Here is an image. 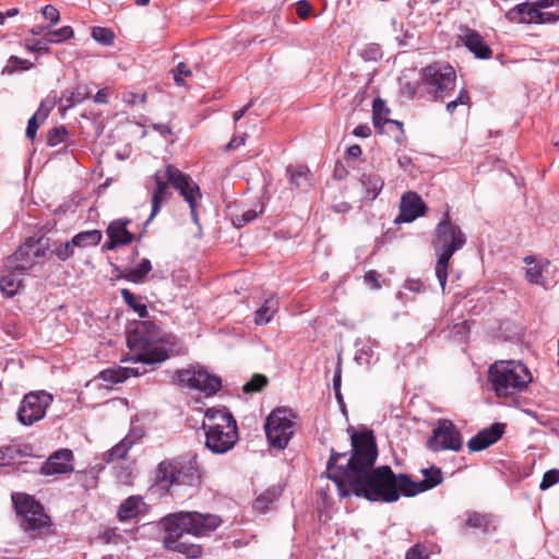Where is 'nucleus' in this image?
Returning <instances> with one entry per match:
<instances>
[{
    "label": "nucleus",
    "mask_w": 559,
    "mask_h": 559,
    "mask_svg": "<svg viewBox=\"0 0 559 559\" xmlns=\"http://www.w3.org/2000/svg\"><path fill=\"white\" fill-rule=\"evenodd\" d=\"M121 297L126 305L139 314L140 318L145 319L148 316L147 307L143 302H139L134 294L128 288L120 290Z\"/></svg>",
    "instance_id": "obj_39"
},
{
    "label": "nucleus",
    "mask_w": 559,
    "mask_h": 559,
    "mask_svg": "<svg viewBox=\"0 0 559 559\" xmlns=\"http://www.w3.org/2000/svg\"><path fill=\"white\" fill-rule=\"evenodd\" d=\"M426 445L432 452L448 450L457 452L463 445L462 433L451 419L440 418Z\"/></svg>",
    "instance_id": "obj_13"
},
{
    "label": "nucleus",
    "mask_w": 559,
    "mask_h": 559,
    "mask_svg": "<svg viewBox=\"0 0 559 559\" xmlns=\"http://www.w3.org/2000/svg\"><path fill=\"white\" fill-rule=\"evenodd\" d=\"M267 384V378L263 374H254L250 381L243 384L245 393L260 392Z\"/></svg>",
    "instance_id": "obj_51"
},
{
    "label": "nucleus",
    "mask_w": 559,
    "mask_h": 559,
    "mask_svg": "<svg viewBox=\"0 0 559 559\" xmlns=\"http://www.w3.org/2000/svg\"><path fill=\"white\" fill-rule=\"evenodd\" d=\"M23 287V280L17 278L14 273L3 275L0 278V290L5 297H14Z\"/></svg>",
    "instance_id": "obj_37"
},
{
    "label": "nucleus",
    "mask_w": 559,
    "mask_h": 559,
    "mask_svg": "<svg viewBox=\"0 0 559 559\" xmlns=\"http://www.w3.org/2000/svg\"><path fill=\"white\" fill-rule=\"evenodd\" d=\"M360 57L365 61H373V62L382 59L383 51H382L381 45L376 44V43H370V44L366 45L365 48L360 51Z\"/></svg>",
    "instance_id": "obj_49"
},
{
    "label": "nucleus",
    "mask_w": 559,
    "mask_h": 559,
    "mask_svg": "<svg viewBox=\"0 0 559 559\" xmlns=\"http://www.w3.org/2000/svg\"><path fill=\"white\" fill-rule=\"evenodd\" d=\"M360 183L364 188V199L374 201L383 189L384 181L380 175L376 173L362 174Z\"/></svg>",
    "instance_id": "obj_29"
},
{
    "label": "nucleus",
    "mask_w": 559,
    "mask_h": 559,
    "mask_svg": "<svg viewBox=\"0 0 559 559\" xmlns=\"http://www.w3.org/2000/svg\"><path fill=\"white\" fill-rule=\"evenodd\" d=\"M205 431V447L213 454H225L229 452L238 442V428L218 429V427H207Z\"/></svg>",
    "instance_id": "obj_15"
},
{
    "label": "nucleus",
    "mask_w": 559,
    "mask_h": 559,
    "mask_svg": "<svg viewBox=\"0 0 559 559\" xmlns=\"http://www.w3.org/2000/svg\"><path fill=\"white\" fill-rule=\"evenodd\" d=\"M33 67V63L27 59H22L16 56H11L8 59V63L3 69V73L7 72L12 74L15 71H27Z\"/></svg>",
    "instance_id": "obj_46"
},
{
    "label": "nucleus",
    "mask_w": 559,
    "mask_h": 559,
    "mask_svg": "<svg viewBox=\"0 0 559 559\" xmlns=\"http://www.w3.org/2000/svg\"><path fill=\"white\" fill-rule=\"evenodd\" d=\"M111 265L117 280H126L133 284L143 283L146 275L152 271V263L147 258H143L136 267H121L116 264Z\"/></svg>",
    "instance_id": "obj_22"
},
{
    "label": "nucleus",
    "mask_w": 559,
    "mask_h": 559,
    "mask_svg": "<svg viewBox=\"0 0 559 559\" xmlns=\"http://www.w3.org/2000/svg\"><path fill=\"white\" fill-rule=\"evenodd\" d=\"M380 277V273H378L376 270H369L364 275V282L371 288L379 289L381 288V284L379 282Z\"/></svg>",
    "instance_id": "obj_60"
},
{
    "label": "nucleus",
    "mask_w": 559,
    "mask_h": 559,
    "mask_svg": "<svg viewBox=\"0 0 559 559\" xmlns=\"http://www.w3.org/2000/svg\"><path fill=\"white\" fill-rule=\"evenodd\" d=\"M296 13L298 17L306 20L312 13V5L308 0H299L296 2Z\"/></svg>",
    "instance_id": "obj_59"
},
{
    "label": "nucleus",
    "mask_w": 559,
    "mask_h": 559,
    "mask_svg": "<svg viewBox=\"0 0 559 559\" xmlns=\"http://www.w3.org/2000/svg\"><path fill=\"white\" fill-rule=\"evenodd\" d=\"M538 15L535 24L557 23L559 21V13L544 12L543 9L538 10Z\"/></svg>",
    "instance_id": "obj_61"
},
{
    "label": "nucleus",
    "mask_w": 559,
    "mask_h": 559,
    "mask_svg": "<svg viewBox=\"0 0 559 559\" xmlns=\"http://www.w3.org/2000/svg\"><path fill=\"white\" fill-rule=\"evenodd\" d=\"M383 134L393 136L399 146H404L407 138L403 128V122L391 118L383 120Z\"/></svg>",
    "instance_id": "obj_36"
},
{
    "label": "nucleus",
    "mask_w": 559,
    "mask_h": 559,
    "mask_svg": "<svg viewBox=\"0 0 559 559\" xmlns=\"http://www.w3.org/2000/svg\"><path fill=\"white\" fill-rule=\"evenodd\" d=\"M173 382L180 388L199 391L205 397L216 395L223 386L219 376L212 373L206 366L198 362L177 369L173 374Z\"/></svg>",
    "instance_id": "obj_9"
},
{
    "label": "nucleus",
    "mask_w": 559,
    "mask_h": 559,
    "mask_svg": "<svg viewBox=\"0 0 559 559\" xmlns=\"http://www.w3.org/2000/svg\"><path fill=\"white\" fill-rule=\"evenodd\" d=\"M73 452L60 449L53 452L41 465L40 474L45 476L63 475L73 471Z\"/></svg>",
    "instance_id": "obj_18"
},
{
    "label": "nucleus",
    "mask_w": 559,
    "mask_h": 559,
    "mask_svg": "<svg viewBox=\"0 0 559 559\" xmlns=\"http://www.w3.org/2000/svg\"><path fill=\"white\" fill-rule=\"evenodd\" d=\"M286 174L289 177L290 186L305 188L309 181L310 170L306 165L287 166Z\"/></svg>",
    "instance_id": "obj_35"
},
{
    "label": "nucleus",
    "mask_w": 559,
    "mask_h": 559,
    "mask_svg": "<svg viewBox=\"0 0 559 559\" xmlns=\"http://www.w3.org/2000/svg\"><path fill=\"white\" fill-rule=\"evenodd\" d=\"M72 243L79 248L95 247L100 243L103 234L99 229L84 230L75 234Z\"/></svg>",
    "instance_id": "obj_34"
},
{
    "label": "nucleus",
    "mask_w": 559,
    "mask_h": 559,
    "mask_svg": "<svg viewBox=\"0 0 559 559\" xmlns=\"http://www.w3.org/2000/svg\"><path fill=\"white\" fill-rule=\"evenodd\" d=\"M145 506L141 496H130L118 508L117 516L120 522L135 519L140 514V508Z\"/></svg>",
    "instance_id": "obj_30"
},
{
    "label": "nucleus",
    "mask_w": 559,
    "mask_h": 559,
    "mask_svg": "<svg viewBox=\"0 0 559 559\" xmlns=\"http://www.w3.org/2000/svg\"><path fill=\"white\" fill-rule=\"evenodd\" d=\"M75 245L72 243V239L66 242H53L52 253L59 261H67L74 254Z\"/></svg>",
    "instance_id": "obj_42"
},
{
    "label": "nucleus",
    "mask_w": 559,
    "mask_h": 559,
    "mask_svg": "<svg viewBox=\"0 0 559 559\" xmlns=\"http://www.w3.org/2000/svg\"><path fill=\"white\" fill-rule=\"evenodd\" d=\"M465 522L462 525V532L468 528L479 530L483 534H493L499 528V518L492 513H480L474 510L465 512Z\"/></svg>",
    "instance_id": "obj_20"
},
{
    "label": "nucleus",
    "mask_w": 559,
    "mask_h": 559,
    "mask_svg": "<svg viewBox=\"0 0 559 559\" xmlns=\"http://www.w3.org/2000/svg\"><path fill=\"white\" fill-rule=\"evenodd\" d=\"M98 378L110 384L122 383L127 380V367L116 366L104 369L99 372Z\"/></svg>",
    "instance_id": "obj_38"
},
{
    "label": "nucleus",
    "mask_w": 559,
    "mask_h": 559,
    "mask_svg": "<svg viewBox=\"0 0 559 559\" xmlns=\"http://www.w3.org/2000/svg\"><path fill=\"white\" fill-rule=\"evenodd\" d=\"M427 209L426 203L418 193L407 191L401 198L400 213L395 217L394 223H412L418 217L424 216Z\"/></svg>",
    "instance_id": "obj_17"
},
{
    "label": "nucleus",
    "mask_w": 559,
    "mask_h": 559,
    "mask_svg": "<svg viewBox=\"0 0 559 559\" xmlns=\"http://www.w3.org/2000/svg\"><path fill=\"white\" fill-rule=\"evenodd\" d=\"M372 356V349L369 346L364 345L361 348H359L355 354V360L362 365V364H369L370 358Z\"/></svg>",
    "instance_id": "obj_62"
},
{
    "label": "nucleus",
    "mask_w": 559,
    "mask_h": 559,
    "mask_svg": "<svg viewBox=\"0 0 559 559\" xmlns=\"http://www.w3.org/2000/svg\"><path fill=\"white\" fill-rule=\"evenodd\" d=\"M538 9L535 2L524 1L518 3L506 13V17L513 23H536Z\"/></svg>",
    "instance_id": "obj_26"
},
{
    "label": "nucleus",
    "mask_w": 559,
    "mask_h": 559,
    "mask_svg": "<svg viewBox=\"0 0 559 559\" xmlns=\"http://www.w3.org/2000/svg\"><path fill=\"white\" fill-rule=\"evenodd\" d=\"M69 135V130L66 126H58L49 130L47 134V145L49 147H55L61 143L66 142V139Z\"/></svg>",
    "instance_id": "obj_44"
},
{
    "label": "nucleus",
    "mask_w": 559,
    "mask_h": 559,
    "mask_svg": "<svg viewBox=\"0 0 559 559\" xmlns=\"http://www.w3.org/2000/svg\"><path fill=\"white\" fill-rule=\"evenodd\" d=\"M204 417L210 421L203 423L202 429L207 427H218V429L238 428L237 420L227 407H209L204 412Z\"/></svg>",
    "instance_id": "obj_23"
},
{
    "label": "nucleus",
    "mask_w": 559,
    "mask_h": 559,
    "mask_svg": "<svg viewBox=\"0 0 559 559\" xmlns=\"http://www.w3.org/2000/svg\"><path fill=\"white\" fill-rule=\"evenodd\" d=\"M465 245V234L461 227L452 221L450 210L447 209L435 227L431 241V246L437 255L435 272L442 290H444L447 285L450 260L454 253L461 250Z\"/></svg>",
    "instance_id": "obj_6"
},
{
    "label": "nucleus",
    "mask_w": 559,
    "mask_h": 559,
    "mask_svg": "<svg viewBox=\"0 0 559 559\" xmlns=\"http://www.w3.org/2000/svg\"><path fill=\"white\" fill-rule=\"evenodd\" d=\"M488 381L498 397H509L522 392L532 381V374L521 361L501 360L489 367Z\"/></svg>",
    "instance_id": "obj_7"
},
{
    "label": "nucleus",
    "mask_w": 559,
    "mask_h": 559,
    "mask_svg": "<svg viewBox=\"0 0 559 559\" xmlns=\"http://www.w3.org/2000/svg\"><path fill=\"white\" fill-rule=\"evenodd\" d=\"M130 449L131 448L124 442V440L121 439L118 443H116L111 449H109L105 453L104 459L107 463H110L115 460L123 459Z\"/></svg>",
    "instance_id": "obj_47"
},
{
    "label": "nucleus",
    "mask_w": 559,
    "mask_h": 559,
    "mask_svg": "<svg viewBox=\"0 0 559 559\" xmlns=\"http://www.w3.org/2000/svg\"><path fill=\"white\" fill-rule=\"evenodd\" d=\"M34 247L35 241L33 238H29L20 245L13 254L9 257V262L13 265L15 271H20L23 274L34 266V262L32 260Z\"/></svg>",
    "instance_id": "obj_24"
},
{
    "label": "nucleus",
    "mask_w": 559,
    "mask_h": 559,
    "mask_svg": "<svg viewBox=\"0 0 559 559\" xmlns=\"http://www.w3.org/2000/svg\"><path fill=\"white\" fill-rule=\"evenodd\" d=\"M91 95V90L86 84H76L73 88H66L61 92L59 98V112L64 117L66 112L75 105L86 100Z\"/></svg>",
    "instance_id": "obj_21"
},
{
    "label": "nucleus",
    "mask_w": 559,
    "mask_h": 559,
    "mask_svg": "<svg viewBox=\"0 0 559 559\" xmlns=\"http://www.w3.org/2000/svg\"><path fill=\"white\" fill-rule=\"evenodd\" d=\"M549 261L546 260L544 264L537 263L526 269L525 278L528 283L534 285L543 284L544 265H549Z\"/></svg>",
    "instance_id": "obj_48"
},
{
    "label": "nucleus",
    "mask_w": 559,
    "mask_h": 559,
    "mask_svg": "<svg viewBox=\"0 0 559 559\" xmlns=\"http://www.w3.org/2000/svg\"><path fill=\"white\" fill-rule=\"evenodd\" d=\"M297 418V414L287 407H277L267 415L264 431L271 449H286L294 435Z\"/></svg>",
    "instance_id": "obj_10"
},
{
    "label": "nucleus",
    "mask_w": 559,
    "mask_h": 559,
    "mask_svg": "<svg viewBox=\"0 0 559 559\" xmlns=\"http://www.w3.org/2000/svg\"><path fill=\"white\" fill-rule=\"evenodd\" d=\"M46 40L50 44H60L74 36L73 28L70 25H66L55 31H47L45 33Z\"/></svg>",
    "instance_id": "obj_41"
},
{
    "label": "nucleus",
    "mask_w": 559,
    "mask_h": 559,
    "mask_svg": "<svg viewBox=\"0 0 559 559\" xmlns=\"http://www.w3.org/2000/svg\"><path fill=\"white\" fill-rule=\"evenodd\" d=\"M559 483V469L558 468H551L545 472L542 481L539 484V489L542 491H545L552 487L554 485Z\"/></svg>",
    "instance_id": "obj_52"
},
{
    "label": "nucleus",
    "mask_w": 559,
    "mask_h": 559,
    "mask_svg": "<svg viewBox=\"0 0 559 559\" xmlns=\"http://www.w3.org/2000/svg\"><path fill=\"white\" fill-rule=\"evenodd\" d=\"M129 224H131L130 218H117L111 221L106 228L107 237H114L116 240L121 241L122 246L131 243L135 239V236L128 229Z\"/></svg>",
    "instance_id": "obj_28"
},
{
    "label": "nucleus",
    "mask_w": 559,
    "mask_h": 559,
    "mask_svg": "<svg viewBox=\"0 0 559 559\" xmlns=\"http://www.w3.org/2000/svg\"><path fill=\"white\" fill-rule=\"evenodd\" d=\"M263 213V207L261 206L260 211H257L254 209H249L241 214H236L231 218V223L235 228L239 229L246 226L247 224L254 221L260 214Z\"/></svg>",
    "instance_id": "obj_43"
},
{
    "label": "nucleus",
    "mask_w": 559,
    "mask_h": 559,
    "mask_svg": "<svg viewBox=\"0 0 559 559\" xmlns=\"http://www.w3.org/2000/svg\"><path fill=\"white\" fill-rule=\"evenodd\" d=\"M506 425L495 423L487 428L479 430L467 442L471 452H480L498 442L504 433Z\"/></svg>",
    "instance_id": "obj_19"
},
{
    "label": "nucleus",
    "mask_w": 559,
    "mask_h": 559,
    "mask_svg": "<svg viewBox=\"0 0 559 559\" xmlns=\"http://www.w3.org/2000/svg\"><path fill=\"white\" fill-rule=\"evenodd\" d=\"M53 401L52 394L47 391H31L26 393L17 407L16 420L20 425L29 427L41 420L47 413V408Z\"/></svg>",
    "instance_id": "obj_12"
},
{
    "label": "nucleus",
    "mask_w": 559,
    "mask_h": 559,
    "mask_svg": "<svg viewBox=\"0 0 559 559\" xmlns=\"http://www.w3.org/2000/svg\"><path fill=\"white\" fill-rule=\"evenodd\" d=\"M19 518L21 527L26 532L39 531L50 525V519L45 513V509L40 502L39 509H28L27 512H25L22 516Z\"/></svg>",
    "instance_id": "obj_25"
},
{
    "label": "nucleus",
    "mask_w": 559,
    "mask_h": 559,
    "mask_svg": "<svg viewBox=\"0 0 559 559\" xmlns=\"http://www.w3.org/2000/svg\"><path fill=\"white\" fill-rule=\"evenodd\" d=\"M423 480L415 481L408 474L402 475L401 481L407 488V498L428 491L443 481V475L440 467L432 465L421 469Z\"/></svg>",
    "instance_id": "obj_16"
},
{
    "label": "nucleus",
    "mask_w": 559,
    "mask_h": 559,
    "mask_svg": "<svg viewBox=\"0 0 559 559\" xmlns=\"http://www.w3.org/2000/svg\"><path fill=\"white\" fill-rule=\"evenodd\" d=\"M280 301L276 296L266 298L254 312V323L257 325H266L271 322L274 314L278 311Z\"/></svg>",
    "instance_id": "obj_31"
},
{
    "label": "nucleus",
    "mask_w": 559,
    "mask_h": 559,
    "mask_svg": "<svg viewBox=\"0 0 559 559\" xmlns=\"http://www.w3.org/2000/svg\"><path fill=\"white\" fill-rule=\"evenodd\" d=\"M171 180L173 188L178 191L188 203L193 224L200 226L198 213L199 201L202 199L200 186L193 181L188 174L181 171L179 168L176 169V177H171Z\"/></svg>",
    "instance_id": "obj_14"
},
{
    "label": "nucleus",
    "mask_w": 559,
    "mask_h": 559,
    "mask_svg": "<svg viewBox=\"0 0 559 559\" xmlns=\"http://www.w3.org/2000/svg\"><path fill=\"white\" fill-rule=\"evenodd\" d=\"M131 355L122 361L157 366L169 359V340L163 329L151 320H141L127 333Z\"/></svg>",
    "instance_id": "obj_4"
},
{
    "label": "nucleus",
    "mask_w": 559,
    "mask_h": 559,
    "mask_svg": "<svg viewBox=\"0 0 559 559\" xmlns=\"http://www.w3.org/2000/svg\"><path fill=\"white\" fill-rule=\"evenodd\" d=\"M222 523V518L213 513L198 511L170 513L159 521V526L164 532L163 546L165 549L181 554L188 559H197L202 556V546L182 542V536L189 534L195 537H204L219 527Z\"/></svg>",
    "instance_id": "obj_1"
},
{
    "label": "nucleus",
    "mask_w": 559,
    "mask_h": 559,
    "mask_svg": "<svg viewBox=\"0 0 559 559\" xmlns=\"http://www.w3.org/2000/svg\"><path fill=\"white\" fill-rule=\"evenodd\" d=\"M342 385V359L337 358V362L335 366L334 374H333V391L340 392Z\"/></svg>",
    "instance_id": "obj_64"
},
{
    "label": "nucleus",
    "mask_w": 559,
    "mask_h": 559,
    "mask_svg": "<svg viewBox=\"0 0 559 559\" xmlns=\"http://www.w3.org/2000/svg\"><path fill=\"white\" fill-rule=\"evenodd\" d=\"M405 559H429V554L424 545L416 543L406 551Z\"/></svg>",
    "instance_id": "obj_55"
},
{
    "label": "nucleus",
    "mask_w": 559,
    "mask_h": 559,
    "mask_svg": "<svg viewBox=\"0 0 559 559\" xmlns=\"http://www.w3.org/2000/svg\"><path fill=\"white\" fill-rule=\"evenodd\" d=\"M11 498L17 516H22L28 509H39V501L26 492H13Z\"/></svg>",
    "instance_id": "obj_33"
},
{
    "label": "nucleus",
    "mask_w": 559,
    "mask_h": 559,
    "mask_svg": "<svg viewBox=\"0 0 559 559\" xmlns=\"http://www.w3.org/2000/svg\"><path fill=\"white\" fill-rule=\"evenodd\" d=\"M202 473L197 455L186 459H166L157 464L152 490L159 496H175L180 491L199 489Z\"/></svg>",
    "instance_id": "obj_5"
},
{
    "label": "nucleus",
    "mask_w": 559,
    "mask_h": 559,
    "mask_svg": "<svg viewBox=\"0 0 559 559\" xmlns=\"http://www.w3.org/2000/svg\"><path fill=\"white\" fill-rule=\"evenodd\" d=\"M98 538L105 544H118L121 539V535L118 533V528H107L98 535Z\"/></svg>",
    "instance_id": "obj_56"
},
{
    "label": "nucleus",
    "mask_w": 559,
    "mask_h": 559,
    "mask_svg": "<svg viewBox=\"0 0 559 559\" xmlns=\"http://www.w3.org/2000/svg\"><path fill=\"white\" fill-rule=\"evenodd\" d=\"M277 490L274 487L266 489L255 499L254 508L257 510H265L277 499Z\"/></svg>",
    "instance_id": "obj_50"
},
{
    "label": "nucleus",
    "mask_w": 559,
    "mask_h": 559,
    "mask_svg": "<svg viewBox=\"0 0 559 559\" xmlns=\"http://www.w3.org/2000/svg\"><path fill=\"white\" fill-rule=\"evenodd\" d=\"M92 37L98 44L111 46L115 40V33L108 27L95 26L92 29Z\"/></svg>",
    "instance_id": "obj_45"
},
{
    "label": "nucleus",
    "mask_w": 559,
    "mask_h": 559,
    "mask_svg": "<svg viewBox=\"0 0 559 559\" xmlns=\"http://www.w3.org/2000/svg\"><path fill=\"white\" fill-rule=\"evenodd\" d=\"M26 455L20 448L5 445L0 448V466H10L22 456Z\"/></svg>",
    "instance_id": "obj_40"
},
{
    "label": "nucleus",
    "mask_w": 559,
    "mask_h": 559,
    "mask_svg": "<svg viewBox=\"0 0 559 559\" xmlns=\"http://www.w3.org/2000/svg\"><path fill=\"white\" fill-rule=\"evenodd\" d=\"M177 167L173 164H168L163 169H157L152 176L151 180L154 182L153 188L151 189V214L148 218L143 224V229L139 236L141 239L145 234V228L147 225L154 219V217L160 212L162 205L169 201L173 197L171 188L173 180L171 177H176ZM146 189L150 190L148 185H146Z\"/></svg>",
    "instance_id": "obj_11"
},
{
    "label": "nucleus",
    "mask_w": 559,
    "mask_h": 559,
    "mask_svg": "<svg viewBox=\"0 0 559 559\" xmlns=\"http://www.w3.org/2000/svg\"><path fill=\"white\" fill-rule=\"evenodd\" d=\"M464 45L478 59H489L492 55L483 36L474 29H468L465 34Z\"/></svg>",
    "instance_id": "obj_27"
},
{
    "label": "nucleus",
    "mask_w": 559,
    "mask_h": 559,
    "mask_svg": "<svg viewBox=\"0 0 559 559\" xmlns=\"http://www.w3.org/2000/svg\"><path fill=\"white\" fill-rule=\"evenodd\" d=\"M350 438V457L345 465H337L338 460L347 456L346 452H337L334 448L330 451L326 463V477L335 485L368 468H372L378 459V445L374 433L367 427L355 429L348 427Z\"/></svg>",
    "instance_id": "obj_3"
},
{
    "label": "nucleus",
    "mask_w": 559,
    "mask_h": 559,
    "mask_svg": "<svg viewBox=\"0 0 559 559\" xmlns=\"http://www.w3.org/2000/svg\"><path fill=\"white\" fill-rule=\"evenodd\" d=\"M391 110L384 99L376 97L372 103V123L379 134H383V120L388 119Z\"/></svg>",
    "instance_id": "obj_32"
},
{
    "label": "nucleus",
    "mask_w": 559,
    "mask_h": 559,
    "mask_svg": "<svg viewBox=\"0 0 559 559\" xmlns=\"http://www.w3.org/2000/svg\"><path fill=\"white\" fill-rule=\"evenodd\" d=\"M404 473L395 474L391 466L368 468L336 484L341 498L355 496L370 502L393 503L407 497V488L401 481Z\"/></svg>",
    "instance_id": "obj_2"
},
{
    "label": "nucleus",
    "mask_w": 559,
    "mask_h": 559,
    "mask_svg": "<svg viewBox=\"0 0 559 559\" xmlns=\"http://www.w3.org/2000/svg\"><path fill=\"white\" fill-rule=\"evenodd\" d=\"M174 81L178 86L185 85L183 76H189L192 74L190 68L186 62H179L176 68L173 70Z\"/></svg>",
    "instance_id": "obj_53"
},
{
    "label": "nucleus",
    "mask_w": 559,
    "mask_h": 559,
    "mask_svg": "<svg viewBox=\"0 0 559 559\" xmlns=\"http://www.w3.org/2000/svg\"><path fill=\"white\" fill-rule=\"evenodd\" d=\"M145 436V430L142 426H133L128 435L123 438L124 442L132 448Z\"/></svg>",
    "instance_id": "obj_54"
},
{
    "label": "nucleus",
    "mask_w": 559,
    "mask_h": 559,
    "mask_svg": "<svg viewBox=\"0 0 559 559\" xmlns=\"http://www.w3.org/2000/svg\"><path fill=\"white\" fill-rule=\"evenodd\" d=\"M38 112H35L27 122L26 127V136L33 141L36 138L37 130L39 128V122L37 120Z\"/></svg>",
    "instance_id": "obj_63"
},
{
    "label": "nucleus",
    "mask_w": 559,
    "mask_h": 559,
    "mask_svg": "<svg viewBox=\"0 0 559 559\" xmlns=\"http://www.w3.org/2000/svg\"><path fill=\"white\" fill-rule=\"evenodd\" d=\"M418 84L425 86L433 100L444 102L455 90L456 71L449 63L433 62L420 70Z\"/></svg>",
    "instance_id": "obj_8"
},
{
    "label": "nucleus",
    "mask_w": 559,
    "mask_h": 559,
    "mask_svg": "<svg viewBox=\"0 0 559 559\" xmlns=\"http://www.w3.org/2000/svg\"><path fill=\"white\" fill-rule=\"evenodd\" d=\"M49 44L50 43L46 40V35L44 34L43 38L36 39L32 45H27V49L33 52L48 53L50 51Z\"/></svg>",
    "instance_id": "obj_58"
},
{
    "label": "nucleus",
    "mask_w": 559,
    "mask_h": 559,
    "mask_svg": "<svg viewBox=\"0 0 559 559\" xmlns=\"http://www.w3.org/2000/svg\"><path fill=\"white\" fill-rule=\"evenodd\" d=\"M41 13L44 17L50 22L49 26L57 24L60 20V13L58 9L52 4L43 7Z\"/></svg>",
    "instance_id": "obj_57"
}]
</instances>
